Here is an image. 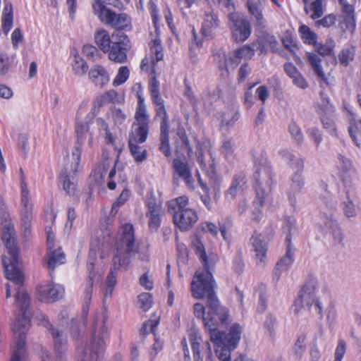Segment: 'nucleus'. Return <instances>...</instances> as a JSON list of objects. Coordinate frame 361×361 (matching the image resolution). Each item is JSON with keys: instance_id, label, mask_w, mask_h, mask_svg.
Masks as SVG:
<instances>
[{"instance_id": "f257e3e1", "label": "nucleus", "mask_w": 361, "mask_h": 361, "mask_svg": "<svg viewBox=\"0 0 361 361\" xmlns=\"http://www.w3.org/2000/svg\"><path fill=\"white\" fill-rule=\"evenodd\" d=\"M1 224V239L6 249V254L2 257L5 276L16 286L14 295L16 310L12 326L15 348L10 361H21L26 344V334L31 326L30 297L24 287L25 276L20 268V248L14 226L6 211L2 213Z\"/></svg>"}, {"instance_id": "f03ea898", "label": "nucleus", "mask_w": 361, "mask_h": 361, "mask_svg": "<svg viewBox=\"0 0 361 361\" xmlns=\"http://www.w3.org/2000/svg\"><path fill=\"white\" fill-rule=\"evenodd\" d=\"M150 58L145 57L142 59L140 68L141 71L149 72V92L152 102L155 106V119L160 120V135L159 149L166 157L171 155L169 131V116L165 106V102L162 99L159 82L157 79L156 63L164 58V49L159 39H154L149 44Z\"/></svg>"}, {"instance_id": "7ed1b4c3", "label": "nucleus", "mask_w": 361, "mask_h": 361, "mask_svg": "<svg viewBox=\"0 0 361 361\" xmlns=\"http://www.w3.org/2000/svg\"><path fill=\"white\" fill-rule=\"evenodd\" d=\"M195 252L199 257L203 268L197 269L190 283L192 296L197 300L205 299L211 308L218 306L219 298L216 290L217 284L212 270L216 263L218 257L215 254L207 255L204 245L200 239L193 243Z\"/></svg>"}, {"instance_id": "20e7f679", "label": "nucleus", "mask_w": 361, "mask_h": 361, "mask_svg": "<svg viewBox=\"0 0 361 361\" xmlns=\"http://www.w3.org/2000/svg\"><path fill=\"white\" fill-rule=\"evenodd\" d=\"M139 252L135 229L132 224L121 225L117 232L113 246L112 267L106 279L105 296H111L117 283V271L127 270L133 257Z\"/></svg>"}, {"instance_id": "39448f33", "label": "nucleus", "mask_w": 361, "mask_h": 361, "mask_svg": "<svg viewBox=\"0 0 361 361\" xmlns=\"http://www.w3.org/2000/svg\"><path fill=\"white\" fill-rule=\"evenodd\" d=\"M94 42L99 49L108 54L110 61L124 63L128 60V53L132 44L128 36L121 32H114L111 35L105 29H99L94 33Z\"/></svg>"}, {"instance_id": "423d86ee", "label": "nucleus", "mask_w": 361, "mask_h": 361, "mask_svg": "<svg viewBox=\"0 0 361 361\" xmlns=\"http://www.w3.org/2000/svg\"><path fill=\"white\" fill-rule=\"evenodd\" d=\"M91 4L93 13L102 23L116 31L128 32L133 29L132 18L128 13H117L107 8V6H111L123 10L124 5L121 0H92Z\"/></svg>"}, {"instance_id": "0eeeda50", "label": "nucleus", "mask_w": 361, "mask_h": 361, "mask_svg": "<svg viewBox=\"0 0 361 361\" xmlns=\"http://www.w3.org/2000/svg\"><path fill=\"white\" fill-rule=\"evenodd\" d=\"M167 207L172 215L173 224L181 232L191 230L199 220L197 211L190 207L189 197L186 195L169 200Z\"/></svg>"}, {"instance_id": "6e6552de", "label": "nucleus", "mask_w": 361, "mask_h": 361, "mask_svg": "<svg viewBox=\"0 0 361 361\" xmlns=\"http://www.w3.org/2000/svg\"><path fill=\"white\" fill-rule=\"evenodd\" d=\"M253 164L255 171L252 174V188L256 195L255 202L262 205L264 200H266L267 193L265 192L264 185L268 187L271 191L276 185L275 175L272 167L265 158L262 160L258 157H254Z\"/></svg>"}, {"instance_id": "1a4fd4ad", "label": "nucleus", "mask_w": 361, "mask_h": 361, "mask_svg": "<svg viewBox=\"0 0 361 361\" xmlns=\"http://www.w3.org/2000/svg\"><path fill=\"white\" fill-rule=\"evenodd\" d=\"M242 328L238 323L233 324L227 333L218 329L209 333L211 341L216 344L215 353L221 361H230L231 350L235 349L241 338Z\"/></svg>"}, {"instance_id": "9d476101", "label": "nucleus", "mask_w": 361, "mask_h": 361, "mask_svg": "<svg viewBox=\"0 0 361 361\" xmlns=\"http://www.w3.org/2000/svg\"><path fill=\"white\" fill-rule=\"evenodd\" d=\"M111 241V233L109 230L106 229L103 231L100 235L97 233L92 235L89 257L93 261L90 262L88 264V269L90 270L89 276L87 279L86 293L89 298H91L92 288L94 281V260L97 255H99L100 258L105 257L106 252L109 250Z\"/></svg>"}, {"instance_id": "9b49d317", "label": "nucleus", "mask_w": 361, "mask_h": 361, "mask_svg": "<svg viewBox=\"0 0 361 361\" xmlns=\"http://www.w3.org/2000/svg\"><path fill=\"white\" fill-rule=\"evenodd\" d=\"M193 313L197 318L203 320L204 327L209 334L212 329H218L220 324H227L229 318L228 310L221 306L219 300L216 308L209 307L207 300L206 307L200 302H196L193 305Z\"/></svg>"}, {"instance_id": "f8f14e48", "label": "nucleus", "mask_w": 361, "mask_h": 361, "mask_svg": "<svg viewBox=\"0 0 361 361\" xmlns=\"http://www.w3.org/2000/svg\"><path fill=\"white\" fill-rule=\"evenodd\" d=\"M317 286V280L312 275H309L307 281L300 289L298 298L295 300L294 306L295 313L298 314L300 310L306 305L311 308L314 304L318 314L323 316V307L319 299H315V293Z\"/></svg>"}, {"instance_id": "ddd939ff", "label": "nucleus", "mask_w": 361, "mask_h": 361, "mask_svg": "<svg viewBox=\"0 0 361 361\" xmlns=\"http://www.w3.org/2000/svg\"><path fill=\"white\" fill-rule=\"evenodd\" d=\"M108 328L106 321L101 324L97 322H93L92 340L90 346L84 350V357L89 356V361H101L105 348V338H108Z\"/></svg>"}, {"instance_id": "4468645a", "label": "nucleus", "mask_w": 361, "mask_h": 361, "mask_svg": "<svg viewBox=\"0 0 361 361\" xmlns=\"http://www.w3.org/2000/svg\"><path fill=\"white\" fill-rule=\"evenodd\" d=\"M228 12V27L232 39L235 43H243L251 35V23L243 15L235 13V11Z\"/></svg>"}, {"instance_id": "2eb2a0df", "label": "nucleus", "mask_w": 361, "mask_h": 361, "mask_svg": "<svg viewBox=\"0 0 361 361\" xmlns=\"http://www.w3.org/2000/svg\"><path fill=\"white\" fill-rule=\"evenodd\" d=\"M135 121L128 134V142L143 143L149 133L150 118L147 110L135 111Z\"/></svg>"}, {"instance_id": "dca6fc26", "label": "nucleus", "mask_w": 361, "mask_h": 361, "mask_svg": "<svg viewBox=\"0 0 361 361\" xmlns=\"http://www.w3.org/2000/svg\"><path fill=\"white\" fill-rule=\"evenodd\" d=\"M37 319L39 325L47 328L51 333L54 341L56 357L59 361H61L66 350V341H63L61 338V334L59 330L54 327L47 315L41 313L37 316Z\"/></svg>"}, {"instance_id": "f3484780", "label": "nucleus", "mask_w": 361, "mask_h": 361, "mask_svg": "<svg viewBox=\"0 0 361 361\" xmlns=\"http://www.w3.org/2000/svg\"><path fill=\"white\" fill-rule=\"evenodd\" d=\"M37 297L42 302L51 303L60 300L64 294V288L53 281L40 285L37 288Z\"/></svg>"}, {"instance_id": "a211bd4d", "label": "nucleus", "mask_w": 361, "mask_h": 361, "mask_svg": "<svg viewBox=\"0 0 361 361\" xmlns=\"http://www.w3.org/2000/svg\"><path fill=\"white\" fill-rule=\"evenodd\" d=\"M316 111L319 114L323 128L331 134H336L335 123L336 109L329 101L324 102L322 104H317Z\"/></svg>"}, {"instance_id": "6ab92c4d", "label": "nucleus", "mask_w": 361, "mask_h": 361, "mask_svg": "<svg viewBox=\"0 0 361 361\" xmlns=\"http://www.w3.org/2000/svg\"><path fill=\"white\" fill-rule=\"evenodd\" d=\"M220 27L221 21L218 13L213 10L205 12L200 30L203 37L207 39H213Z\"/></svg>"}, {"instance_id": "aec40b11", "label": "nucleus", "mask_w": 361, "mask_h": 361, "mask_svg": "<svg viewBox=\"0 0 361 361\" xmlns=\"http://www.w3.org/2000/svg\"><path fill=\"white\" fill-rule=\"evenodd\" d=\"M174 176L183 179L188 189L194 191L195 189V180L192 178L190 167L188 162L180 158H175L172 162Z\"/></svg>"}, {"instance_id": "412c9836", "label": "nucleus", "mask_w": 361, "mask_h": 361, "mask_svg": "<svg viewBox=\"0 0 361 361\" xmlns=\"http://www.w3.org/2000/svg\"><path fill=\"white\" fill-rule=\"evenodd\" d=\"M197 159L202 171H204L208 177L209 183L212 188L215 191H219L221 178L217 173L215 159L211 157L207 164L204 160L202 154H199Z\"/></svg>"}, {"instance_id": "4be33fe9", "label": "nucleus", "mask_w": 361, "mask_h": 361, "mask_svg": "<svg viewBox=\"0 0 361 361\" xmlns=\"http://www.w3.org/2000/svg\"><path fill=\"white\" fill-rule=\"evenodd\" d=\"M250 244L255 252V260L257 265H264L269 250L268 243L262 239V233L255 231L250 238Z\"/></svg>"}, {"instance_id": "5701e85b", "label": "nucleus", "mask_w": 361, "mask_h": 361, "mask_svg": "<svg viewBox=\"0 0 361 361\" xmlns=\"http://www.w3.org/2000/svg\"><path fill=\"white\" fill-rule=\"evenodd\" d=\"M255 54L254 44H243L230 51L228 56L229 66L235 68L243 59L247 61L251 59Z\"/></svg>"}, {"instance_id": "b1692460", "label": "nucleus", "mask_w": 361, "mask_h": 361, "mask_svg": "<svg viewBox=\"0 0 361 361\" xmlns=\"http://www.w3.org/2000/svg\"><path fill=\"white\" fill-rule=\"evenodd\" d=\"M173 145L176 154L187 153L190 155L192 149L190 145L189 137L183 127H178L173 136Z\"/></svg>"}, {"instance_id": "393cba45", "label": "nucleus", "mask_w": 361, "mask_h": 361, "mask_svg": "<svg viewBox=\"0 0 361 361\" xmlns=\"http://www.w3.org/2000/svg\"><path fill=\"white\" fill-rule=\"evenodd\" d=\"M341 6L343 13V21L341 23V28L344 31L353 32L355 28V8L353 5L350 4L346 0H338Z\"/></svg>"}, {"instance_id": "a878e982", "label": "nucleus", "mask_w": 361, "mask_h": 361, "mask_svg": "<svg viewBox=\"0 0 361 361\" xmlns=\"http://www.w3.org/2000/svg\"><path fill=\"white\" fill-rule=\"evenodd\" d=\"M90 80L95 85L103 87L109 83L110 78L107 70L102 65L95 64L88 72Z\"/></svg>"}, {"instance_id": "bb28decb", "label": "nucleus", "mask_w": 361, "mask_h": 361, "mask_svg": "<svg viewBox=\"0 0 361 361\" xmlns=\"http://www.w3.org/2000/svg\"><path fill=\"white\" fill-rule=\"evenodd\" d=\"M161 207L157 203H149L147 206L146 216L148 219V227L151 232H157L161 224Z\"/></svg>"}, {"instance_id": "cd10ccee", "label": "nucleus", "mask_w": 361, "mask_h": 361, "mask_svg": "<svg viewBox=\"0 0 361 361\" xmlns=\"http://www.w3.org/2000/svg\"><path fill=\"white\" fill-rule=\"evenodd\" d=\"M66 255L61 247L55 249H48L47 251V267L49 274L52 276L54 269L65 263Z\"/></svg>"}, {"instance_id": "c85d7f7f", "label": "nucleus", "mask_w": 361, "mask_h": 361, "mask_svg": "<svg viewBox=\"0 0 361 361\" xmlns=\"http://www.w3.org/2000/svg\"><path fill=\"white\" fill-rule=\"evenodd\" d=\"M285 243L286 244V252L285 255L279 259V261L276 263V267L274 269V274H278V271L281 269H287L290 265H291L294 261L293 255L294 251L292 243H291V236L288 235L286 236Z\"/></svg>"}, {"instance_id": "c756f323", "label": "nucleus", "mask_w": 361, "mask_h": 361, "mask_svg": "<svg viewBox=\"0 0 361 361\" xmlns=\"http://www.w3.org/2000/svg\"><path fill=\"white\" fill-rule=\"evenodd\" d=\"M341 161H342V166L338 169V176L345 187L350 186L353 177L356 174L355 170L350 160L341 156Z\"/></svg>"}, {"instance_id": "7c9ffc66", "label": "nucleus", "mask_w": 361, "mask_h": 361, "mask_svg": "<svg viewBox=\"0 0 361 361\" xmlns=\"http://www.w3.org/2000/svg\"><path fill=\"white\" fill-rule=\"evenodd\" d=\"M305 185V181L301 173L295 172L291 178L290 191L288 193V200L293 207L296 204L295 195L300 193Z\"/></svg>"}, {"instance_id": "2f4dec72", "label": "nucleus", "mask_w": 361, "mask_h": 361, "mask_svg": "<svg viewBox=\"0 0 361 361\" xmlns=\"http://www.w3.org/2000/svg\"><path fill=\"white\" fill-rule=\"evenodd\" d=\"M324 224L326 228L331 230L334 241L338 244L343 245V241L344 236L336 220L325 214Z\"/></svg>"}, {"instance_id": "473e14b6", "label": "nucleus", "mask_w": 361, "mask_h": 361, "mask_svg": "<svg viewBox=\"0 0 361 361\" xmlns=\"http://www.w3.org/2000/svg\"><path fill=\"white\" fill-rule=\"evenodd\" d=\"M305 4V12L306 14L311 13L310 18L315 20L322 17L324 14L323 0H313L308 4L307 0H302Z\"/></svg>"}, {"instance_id": "72a5a7b5", "label": "nucleus", "mask_w": 361, "mask_h": 361, "mask_svg": "<svg viewBox=\"0 0 361 361\" xmlns=\"http://www.w3.org/2000/svg\"><path fill=\"white\" fill-rule=\"evenodd\" d=\"M307 58L314 73L321 80L326 82L327 78L321 66L322 60L320 57L315 53L308 52L307 53Z\"/></svg>"}, {"instance_id": "f704fd0d", "label": "nucleus", "mask_w": 361, "mask_h": 361, "mask_svg": "<svg viewBox=\"0 0 361 361\" xmlns=\"http://www.w3.org/2000/svg\"><path fill=\"white\" fill-rule=\"evenodd\" d=\"M141 143L128 142V149L131 156L135 161L137 164L142 163L147 160L148 152L143 147L140 146Z\"/></svg>"}, {"instance_id": "c9c22d12", "label": "nucleus", "mask_w": 361, "mask_h": 361, "mask_svg": "<svg viewBox=\"0 0 361 361\" xmlns=\"http://www.w3.org/2000/svg\"><path fill=\"white\" fill-rule=\"evenodd\" d=\"M60 183L62 184L63 189L67 194L72 195L76 191V183L74 182V176H71L67 171H62L59 177Z\"/></svg>"}, {"instance_id": "e433bc0d", "label": "nucleus", "mask_w": 361, "mask_h": 361, "mask_svg": "<svg viewBox=\"0 0 361 361\" xmlns=\"http://www.w3.org/2000/svg\"><path fill=\"white\" fill-rule=\"evenodd\" d=\"M194 361H203L201 356L200 342L202 338L198 332L192 331L189 334Z\"/></svg>"}, {"instance_id": "4c0bfd02", "label": "nucleus", "mask_w": 361, "mask_h": 361, "mask_svg": "<svg viewBox=\"0 0 361 361\" xmlns=\"http://www.w3.org/2000/svg\"><path fill=\"white\" fill-rule=\"evenodd\" d=\"M13 16L11 4H6L2 13V30L7 34L13 27Z\"/></svg>"}, {"instance_id": "58836bf2", "label": "nucleus", "mask_w": 361, "mask_h": 361, "mask_svg": "<svg viewBox=\"0 0 361 361\" xmlns=\"http://www.w3.org/2000/svg\"><path fill=\"white\" fill-rule=\"evenodd\" d=\"M196 176L197 178L198 185L204 192L203 195H200V198L204 205L207 208V209L211 210L212 209V199L209 195V188L208 187L207 184L203 181L199 172L197 173Z\"/></svg>"}, {"instance_id": "ea45409f", "label": "nucleus", "mask_w": 361, "mask_h": 361, "mask_svg": "<svg viewBox=\"0 0 361 361\" xmlns=\"http://www.w3.org/2000/svg\"><path fill=\"white\" fill-rule=\"evenodd\" d=\"M300 37L303 42L307 44L314 45L317 40V34L311 30V29L306 25H301L298 28Z\"/></svg>"}, {"instance_id": "a19ab883", "label": "nucleus", "mask_w": 361, "mask_h": 361, "mask_svg": "<svg viewBox=\"0 0 361 361\" xmlns=\"http://www.w3.org/2000/svg\"><path fill=\"white\" fill-rule=\"evenodd\" d=\"M159 321L160 316L157 312H154L151 317L143 324L140 329V334L143 335H147L149 333L154 334Z\"/></svg>"}, {"instance_id": "79ce46f5", "label": "nucleus", "mask_w": 361, "mask_h": 361, "mask_svg": "<svg viewBox=\"0 0 361 361\" xmlns=\"http://www.w3.org/2000/svg\"><path fill=\"white\" fill-rule=\"evenodd\" d=\"M355 49L354 47L343 48L338 54V62L343 66L347 67L355 57Z\"/></svg>"}, {"instance_id": "37998d69", "label": "nucleus", "mask_w": 361, "mask_h": 361, "mask_svg": "<svg viewBox=\"0 0 361 361\" xmlns=\"http://www.w3.org/2000/svg\"><path fill=\"white\" fill-rule=\"evenodd\" d=\"M32 209H23L21 213V230L24 237H28L31 233V219Z\"/></svg>"}, {"instance_id": "c03bdc74", "label": "nucleus", "mask_w": 361, "mask_h": 361, "mask_svg": "<svg viewBox=\"0 0 361 361\" xmlns=\"http://www.w3.org/2000/svg\"><path fill=\"white\" fill-rule=\"evenodd\" d=\"M283 157L286 159L291 168L297 170L295 172L302 174L304 170V160L302 159H296L293 154L288 151L283 152Z\"/></svg>"}, {"instance_id": "a18cd8bd", "label": "nucleus", "mask_w": 361, "mask_h": 361, "mask_svg": "<svg viewBox=\"0 0 361 361\" xmlns=\"http://www.w3.org/2000/svg\"><path fill=\"white\" fill-rule=\"evenodd\" d=\"M72 69L75 75L83 76L87 72L88 66L83 58L80 57L79 55H75L72 64Z\"/></svg>"}, {"instance_id": "49530a36", "label": "nucleus", "mask_w": 361, "mask_h": 361, "mask_svg": "<svg viewBox=\"0 0 361 361\" xmlns=\"http://www.w3.org/2000/svg\"><path fill=\"white\" fill-rule=\"evenodd\" d=\"M90 126L87 122H77L75 125V133L77 137V143L82 145L84 140L89 132Z\"/></svg>"}, {"instance_id": "de8ad7c7", "label": "nucleus", "mask_w": 361, "mask_h": 361, "mask_svg": "<svg viewBox=\"0 0 361 361\" xmlns=\"http://www.w3.org/2000/svg\"><path fill=\"white\" fill-rule=\"evenodd\" d=\"M361 119L357 121L354 117L350 120V125L348 126V133L350 137L357 147H360V143L357 142V135H361Z\"/></svg>"}, {"instance_id": "09e8293b", "label": "nucleus", "mask_w": 361, "mask_h": 361, "mask_svg": "<svg viewBox=\"0 0 361 361\" xmlns=\"http://www.w3.org/2000/svg\"><path fill=\"white\" fill-rule=\"evenodd\" d=\"M337 17L334 13H329L324 16L321 19H317L314 21V26L317 27L329 28L335 25Z\"/></svg>"}, {"instance_id": "8fccbe9b", "label": "nucleus", "mask_w": 361, "mask_h": 361, "mask_svg": "<svg viewBox=\"0 0 361 361\" xmlns=\"http://www.w3.org/2000/svg\"><path fill=\"white\" fill-rule=\"evenodd\" d=\"M260 39L263 45L269 46L272 52L276 53L279 51V44L274 35L269 33H264L260 37Z\"/></svg>"}, {"instance_id": "3c124183", "label": "nucleus", "mask_w": 361, "mask_h": 361, "mask_svg": "<svg viewBox=\"0 0 361 361\" xmlns=\"http://www.w3.org/2000/svg\"><path fill=\"white\" fill-rule=\"evenodd\" d=\"M133 90L135 92V95L137 99L135 111H139V109L147 110V106L145 103V98L143 97V87L141 83H135Z\"/></svg>"}, {"instance_id": "603ef678", "label": "nucleus", "mask_w": 361, "mask_h": 361, "mask_svg": "<svg viewBox=\"0 0 361 361\" xmlns=\"http://www.w3.org/2000/svg\"><path fill=\"white\" fill-rule=\"evenodd\" d=\"M130 71L127 66H124L120 67L118 70L117 75L113 80V85L116 87L123 84L128 79Z\"/></svg>"}, {"instance_id": "864d4df0", "label": "nucleus", "mask_w": 361, "mask_h": 361, "mask_svg": "<svg viewBox=\"0 0 361 361\" xmlns=\"http://www.w3.org/2000/svg\"><path fill=\"white\" fill-rule=\"evenodd\" d=\"M138 302L140 308L145 311H148L152 306V295L149 293H142L138 296Z\"/></svg>"}, {"instance_id": "5fc2aeb1", "label": "nucleus", "mask_w": 361, "mask_h": 361, "mask_svg": "<svg viewBox=\"0 0 361 361\" xmlns=\"http://www.w3.org/2000/svg\"><path fill=\"white\" fill-rule=\"evenodd\" d=\"M21 202L24 209H32V204L30 202L29 190L26 182L20 183Z\"/></svg>"}, {"instance_id": "6e6d98bb", "label": "nucleus", "mask_w": 361, "mask_h": 361, "mask_svg": "<svg viewBox=\"0 0 361 361\" xmlns=\"http://www.w3.org/2000/svg\"><path fill=\"white\" fill-rule=\"evenodd\" d=\"M199 229L203 233H209L212 236L216 237L219 233V227L214 223L205 221L199 226Z\"/></svg>"}, {"instance_id": "4d7b16f0", "label": "nucleus", "mask_w": 361, "mask_h": 361, "mask_svg": "<svg viewBox=\"0 0 361 361\" xmlns=\"http://www.w3.org/2000/svg\"><path fill=\"white\" fill-rule=\"evenodd\" d=\"M306 336L300 335L298 337L294 346L293 352L297 356L301 357L306 350Z\"/></svg>"}, {"instance_id": "13d9d810", "label": "nucleus", "mask_w": 361, "mask_h": 361, "mask_svg": "<svg viewBox=\"0 0 361 361\" xmlns=\"http://www.w3.org/2000/svg\"><path fill=\"white\" fill-rule=\"evenodd\" d=\"M244 268L245 263L243 259L242 252H238L233 259V269L236 274H240L243 272Z\"/></svg>"}, {"instance_id": "bf43d9fd", "label": "nucleus", "mask_w": 361, "mask_h": 361, "mask_svg": "<svg viewBox=\"0 0 361 361\" xmlns=\"http://www.w3.org/2000/svg\"><path fill=\"white\" fill-rule=\"evenodd\" d=\"M282 43L284 47L293 56H295L297 50L298 49V47L293 37L290 35H285V37L282 39Z\"/></svg>"}, {"instance_id": "052dcab7", "label": "nucleus", "mask_w": 361, "mask_h": 361, "mask_svg": "<svg viewBox=\"0 0 361 361\" xmlns=\"http://www.w3.org/2000/svg\"><path fill=\"white\" fill-rule=\"evenodd\" d=\"M255 200H256V195H255V198L252 201V204H253L255 209L252 212V219L258 224L260 222V221L263 216L262 207L265 204V200H264V202L262 204V205L258 203L255 202Z\"/></svg>"}, {"instance_id": "680f3d73", "label": "nucleus", "mask_w": 361, "mask_h": 361, "mask_svg": "<svg viewBox=\"0 0 361 361\" xmlns=\"http://www.w3.org/2000/svg\"><path fill=\"white\" fill-rule=\"evenodd\" d=\"M346 352V342L341 339L338 341V345L334 353V361H342Z\"/></svg>"}, {"instance_id": "e2e57ef3", "label": "nucleus", "mask_w": 361, "mask_h": 361, "mask_svg": "<svg viewBox=\"0 0 361 361\" xmlns=\"http://www.w3.org/2000/svg\"><path fill=\"white\" fill-rule=\"evenodd\" d=\"M247 5L250 14L254 16L258 22H260L263 19V15L259 5L251 1H247Z\"/></svg>"}, {"instance_id": "0e129e2a", "label": "nucleus", "mask_w": 361, "mask_h": 361, "mask_svg": "<svg viewBox=\"0 0 361 361\" xmlns=\"http://www.w3.org/2000/svg\"><path fill=\"white\" fill-rule=\"evenodd\" d=\"M11 66L8 56L6 54H0V75H6L10 70Z\"/></svg>"}, {"instance_id": "69168bd1", "label": "nucleus", "mask_w": 361, "mask_h": 361, "mask_svg": "<svg viewBox=\"0 0 361 361\" xmlns=\"http://www.w3.org/2000/svg\"><path fill=\"white\" fill-rule=\"evenodd\" d=\"M250 72L251 68L250 67L249 63L247 62H244L243 63H242L238 71L237 79L238 82H243L246 80Z\"/></svg>"}, {"instance_id": "338daca9", "label": "nucleus", "mask_w": 361, "mask_h": 361, "mask_svg": "<svg viewBox=\"0 0 361 361\" xmlns=\"http://www.w3.org/2000/svg\"><path fill=\"white\" fill-rule=\"evenodd\" d=\"M288 130L294 140H295L298 143H301L302 142V133L301 132L300 128L295 123V122L293 121L290 123L288 126Z\"/></svg>"}, {"instance_id": "774afa93", "label": "nucleus", "mask_w": 361, "mask_h": 361, "mask_svg": "<svg viewBox=\"0 0 361 361\" xmlns=\"http://www.w3.org/2000/svg\"><path fill=\"white\" fill-rule=\"evenodd\" d=\"M231 184L236 186V188L242 189L244 187H246L247 181L245 173L243 171L235 173L233 176Z\"/></svg>"}]
</instances>
